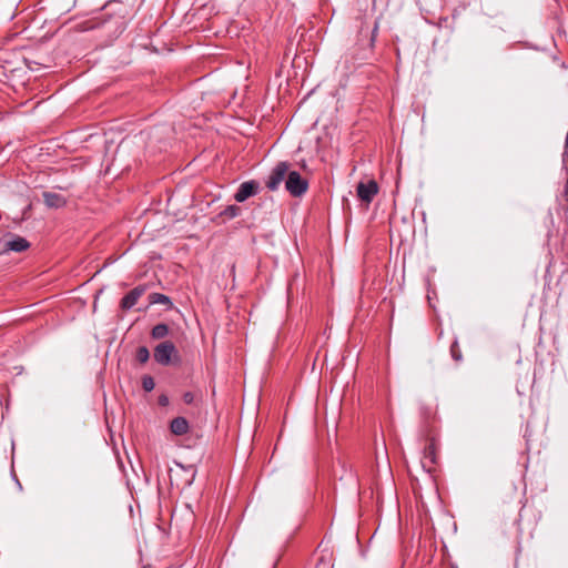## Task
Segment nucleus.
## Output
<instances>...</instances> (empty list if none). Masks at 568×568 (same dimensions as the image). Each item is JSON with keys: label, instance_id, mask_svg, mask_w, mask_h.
Returning a JSON list of instances; mask_svg holds the SVG:
<instances>
[{"label": "nucleus", "instance_id": "1", "mask_svg": "<svg viewBox=\"0 0 568 568\" xmlns=\"http://www.w3.org/2000/svg\"><path fill=\"white\" fill-rule=\"evenodd\" d=\"M308 187V183L296 171H290L285 180V189L293 196L303 195Z\"/></svg>", "mask_w": 568, "mask_h": 568}, {"label": "nucleus", "instance_id": "2", "mask_svg": "<svg viewBox=\"0 0 568 568\" xmlns=\"http://www.w3.org/2000/svg\"><path fill=\"white\" fill-rule=\"evenodd\" d=\"M290 165L287 162H280L275 165V168L272 170L266 186L271 191H276L281 183L287 179Z\"/></svg>", "mask_w": 568, "mask_h": 568}, {"label": "nucleus", "instance_id": "3", "mask_svg": "<svg viewBox=\"0 0 568 568\" xmlns=\"http://www.w3.org/2000/svg\"><path fill=\"white\" fill-rule=\"evenodd\" d=\"M438 445L435 438H430L427 446L424 448L422 467L427 471L432 473L435 469V465L438 462Z\"/></svg>", "mask_w": 568, "mask_h": 568}, {"label": "nucleus", "instance_id": "4", "mask_svg": "<svg viewBox=\"0 0 568 568\" xmlns=\"http://www.w3.org/2000/svg\"><path fill=\"white\" fill-rule=\"evenodd\" d=\"M378 192V184L375 180L359 182L356 187L357 196L361 201L371 203Z\"/></svg>", "mask_w": 568, "mask_h": 568}, {"label": "nucleus", "instance_id": "5", "mask_svg": "<svg viewBox=\"0 0 568 568\" xmlns=\"http://www.w3.org/2000/svg\"><path fill=\"white\" fill-rule=\"evenodd\" d=\"M258 190H260L258 182H256L254 180L243 182L239 186L236 193L234 194V199L236 202L242 203V202L246 201L248 197L257 194Z\"/></svg>", "mask_w": 568, "mask_h": 568}, {"label": "nucleus", "instance_id": "6", "mask_svg": "<svg viewBox=\"0 0 568 568\" xmlns=\"http://www.w3.org/2000/svg\"><path fill=\"white\" fill-rule=\"evenodd\" d=\"M146 292L145 285H138L133 290H131L121 300L120 306L123 311L131 310L139 301V298Z\"/></svg>", "mask_w": 568, "mask_h": 568}, {"label": "nucleus", "instance_id": "7", "mask_svg": "<svg viewBox=\"0 0 568 568\" xmlns=\"http://www.w3.org/2000/svg\"><path fill=\"white\" fill-rule=\"evenodd\" d=\"M43 201L49 209H60L67 204V199L55 192L45 191L42 194Z\"/></svg>", "mask_w": 568, "mask_h": 568}, {"label": "nucleus", "instance_id": "8", "mask_svg": "<svg viewBox=\"0 0 568 568\" xmlns=\"http://www.w3.org/2000/svg\"><path fill=\"white\" fill-rule=\"evenodd\" d=\"M30 247V243L22 236H14L11 240L6 241L4 252H23Z\"/></svg>", "mask_w": 568, "mask_h": 568}, {"label": "nucleus", "instance_id": "9", "mask_svg": "<svg viewBox=\"0 0 568 568\" xmlns=\"http://www.w3.org/2000/svg\"><path fill=\"white\" fill-rule=\"evenodd\" d=\"M170 429L174 435H184L189 430V423L184 417H175L171 422Z\"/></svg>", "mask_w": 568, "mask_h": 568}, {"label": "nucleus", "instance_id": "10", "mask_svg": "<svg viewBox=\"0 0 568 568\" xmlns=\"http://www.w3.org/2000/svg\"><path fill=\"white\" fill-rule=\"evenodd\" d=\"M150 304H161L171 308L173 306L171 298L168 295L161 293H152L149 295Z\"/></svg>", "mask_w": 568, "mask_h": 568}, {"label": "nucleus", "instance_id": "11", "mask_svg": "<svg viewBox=\"0 0 568 568\" xmlns=\"http://www.w3.org/2000/svg\"><path fill=\"white\" fill-rule=\"evenodd\" d=\"M174 352V344L170 341H165L155 346L153 355H172Z\"/></svg>", "mask_w": 568, "mask_h": 568}, {"label": "nucleus", "instance_id": "12", "mask_svg": "<svg viewBox=\"0 0 568 568\" xmlns=\"http://www.w3.org/2000/svg\"><path fill=\"white\" fill-rule=\"evenodd\" d=\"M169 334V326L164 323L158 324L152 328L151 335L155 339L164 338Z\"/></svg>", "mask_w": 568, "mask_h": 568}, {"label": "nucleus", "instance_id": "13", "mask_svg": "<svg viewBox=\"0 0 568 568\" xmlns=\"http://www.w3.org/2000/svg\"><path fill=\"white\" fill-rule=\"evenodd\" d=\"M241 214V209L237 205H229L224 211L221 212V216H226L227 219H234Z\"/></svg>", "mask_w": 568, "mask_h": 568}, {"label": "nucleus", "instance_id": "14", "mask_svg": "<svg viewBox=\"0 0 568 568\" xmlns=\"http://www.w3.org/2000/svg\"><path fill=\"white\" fill-rule=\"evenodd\" d=\"M154 386H155L154 379L150 375H144L142 377V387L145 392L153 390Z\"/></svg>", "mask_w": 568, "mask_h": 568}, {"label": "nucleus", "instance_id": "15", "mask_svg": "<svg viewBox=\"0 0 568 568\" xmlns=\"http://www.w3.org/2000/svg\"><path fill=\"white\" fill-rule=\"evenodd\" d=\"M161 365H171L175 363L178 357H155Z\"/></svg>", "mask_w": 568, "mask_h": 568}, {"label": "nucleus", "instance_id": "16", "mask_svg": "<svg viewBox=\"0 0 568 568\" xmlns=\"http://www.w3.org/2000/svg\"><path fill=\"white\" fill-rule=\"evenodd\" d=\"M194 399H195V396L193 393H191V392L184 393L183 400L185 404H192V403H194Z\"/></svg>", "mask_w": 568, "mask_h": 568}, {"label": "nucleus", "instance_id": "17", "mask_svg": "<svg viewBox=\"0 0 568 568\" xmlns=\"http://www.w3.org/2000/svg\"><path fill=\"white\" fill-rule=\"evenodd\" d=\"M136 355H150V352L145 346H140L138 348Z\"/></svg>", "mask_w": 568, "mask_h": 568}, {"label": "nucleus", "instance_id": "18", "mask_svg": "<svg viewBox=\"0 0 568 568\" xmlns=\"http://www.w3.org/2000/svg\"><path fill=\"white\" fill-rule=\"evenodd\" d=\"M159 404L162 406H166L169 404V398L165 395L160 396Z\"/></svg>", "mask_w": 568, "mask_h": 568}, {"label": "nucleus", "instance_id": "19", "mask_svg": "<svg viewBox=\"0 0 568 568\" xmlns=\"http://www.w3.org/2000/svg\"><path fill=\"white\" fill-rule=\"evenodd\" d=\"M562 162L564 163L568 162V148L566 145H565V151L562 153Z\"/></svg>", "mask_w": 568, "mask_h": 568}, {"label": "nucleus", "instance_id": "20", "mask_svg": "<svg viewBox=\"0 0 568 568\" xmlns=\"http://www.w3.org/2000/svg\"><path fill=\"white\" fill-rule=\"evenodd\" d=\"M457 343H453L452 347H450V355H457Z\"/></svg>", "mask_w": 568, "mask_h": 568}, {"label": "nucleus", "instance_id": "21", "mask_svg": "<svg viewBox=\"0 0 568 568\" xmlns=\"http://www.w3.org/2000/svg\"><path fill=\"white\" fill-rule=\"evenodd\" d=\"M377 30H378V24L376 23L373 29V39L375 38Z\"/></svg>", "mask_w": 568, "mask_h": 568}, {"label": "nucleus", "instance_id": "22", "mask_svg": "<svg viewBox=\"0 0 568 568\" xmlns=\"http://www.w3.org/2000/svg\"><path fill=\"white\" fill-rule=\"evenodd\" d=\"M149 357H140V363L145 364L148 362Z\"/></svg>", "mask_w": 568, "mask_h": 568}]
</instances>
